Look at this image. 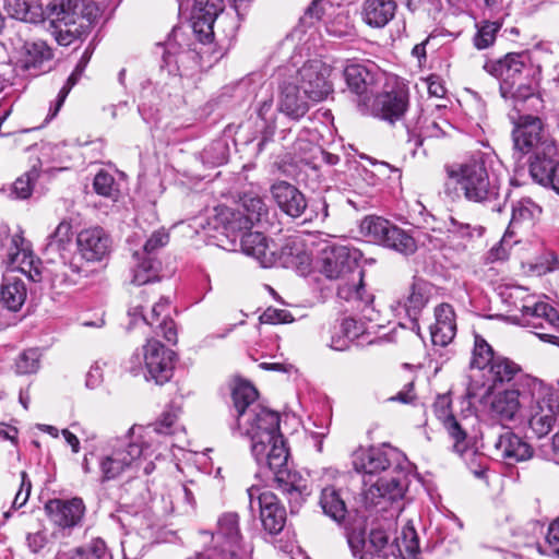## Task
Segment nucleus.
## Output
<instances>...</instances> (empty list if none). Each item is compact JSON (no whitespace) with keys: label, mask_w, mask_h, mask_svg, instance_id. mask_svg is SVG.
Segmentation results:
<instances>
[{"label":"nucleus","mask_w":559,"mask_h":559,"mask_svg":"<svg viewBox=\"0 0 559 559\" xmlns=\"http://www.w3.org/2000/svg\"><path fill=\"white\" fill-rule=\"evenodd\" d=\"M320 507L323 513L337 523L344 521V534L354 558L357 559H418L419 538L413 524L407 523L400 536L390 540L383 527H373L367 535L366 515L348 514L344 492L333 486L322 489Z\"/></svg>","instance_id":"obj_1"},{"label":"nucleus","mask_w":559,"mask_h":559,"mask_svg":"<svg viewBox=\"0 0 559 559\" xmlns=\"http://www.w3.org/2000/svg\"><path fill=\"white\" fill-rule=\"evenodd\" d=\"M234 432L251 441L257 463L265 467H281L288 461V449L280 431V416L258 401L257 389L247 381L236 382L231 390Z\"/></svg>","instance_id":"obj_2"},{"label":"nucleus","mask_w":559,"mask_h":559,"mask_svg":"<svg viewBox=\"0 0 559 559\" xmlns=\"http://www.w3.org/2000/svg\"><path fill=\"white\" fill-rule=\"evenodd\" d=\"M9 16L37 24L49 20L48 31L61 46H69L86 35L98 19L100 9L94 1L52 0L44 9L28 0H2Z\"/></svg>","instance_id":"obj_3"},{"label":"nucleus","mask_w":559,"mask_h":559,"mask_svg":"<svg viewBox=\"0 0 559 559\" xmlns=\"http://www.w3.org/2000/svg\"><path fill=\"white\" fill-rule=\"evenodd\" d=\"M502 165L497 154L488 148L475 151L464 162L447 167L449 178L454 179L468 202L492 205L502 211Z\"/></svg>","instance_id":"obj_4"},{"label":"nucleus","mask_w":559,"mask_h":559,"mask_svg":"<svg viewBox=\"0 0 559 559\" xmlns=\"http://www.w3.org/2000/svg\"><path fill=\"white\" fill-rule=\"evenodd\" d=\"M354 468L367 476L380 475L370 487L372 497L389 501L403 499L409 485L411 463L396 448L388 444L360 449L353 456Z\"/></svg>","instance_id":"obj_5"},{"label":"nucleus","mask_w":559,"mask_h":559,"mask_svg":"<svg viewBox=\"0 0 559 559\" xmlns=\"http://www.w3.org/2000/svg\"><path fill=\"white\" fill-rule=\"evenodd\" d=\"M484 70L500 82V95L521 110V105L537 107L542 99L537 95L540 67L534 66L528 51L509 52L503 58L485 62Z\"/></svg>","instance_id":"obj_6"},{"label":"nucleus","mask_w":559,"mask_h":559,"mask_svg":"<svg viewBox=\"0 0 559 559\" xmlns=\"http://www.w3.org/2000/svg\"><path fill=\"white\" fill-rule=\"evenodd\" d=\"M154 450L143 433H136V427L129 429L123 437L110 440L97 454L99 481L107 483L132 469L141 457L151 456Z\"/></svg>","instance_id":"obj_7"},{"label":"nucleus","mask_w":559,"mask_h":559,"mask_svg":"<svg viewBox=\"0 0 559 559\" xmlns=\"http://www.w3.org/2000/svg\"><path fill=\"white\" fill-rule=\"evenodd\" d=\"M533 108L531 104L521 105V110H513L509 117L515 124L513 130L514 146L520 152L532 153L530 169L546 158L558 157L555 141L545 131L539 117L525 114Z\"/></svg>","instance_id":"obj_8"},{"label":"nucleus","mask_w":559,"mask_h":559,"mask_svg":"<svg viewBox=\"0 0 559 559\" xmlns=\"http://www.w3.org/2000/svg\"><path fill=\"white\" fill-rule=\"evenodd\" d=\"M270 192L278 209L290 218L306 215L305 222H324L329 216V205L324 199L308 202L306 195L294 185L280 180L274 182Z\"/></svg>","instance_id":"obj_9"},{"label":"nucleus","mask_w":559,"mask_h":559,"mask_svg":"<svg viewBox=\"0 0 559 559\" xmlns=\"http://www.w3.org/2000/svg\"><path fill=\"white\" fill-rule=\"evenodd\" d=\"M174 350L167 348L159 341L151 338L136 350L132 357L133 364L131 371L138 373L144 365L146 369V380H152L158 385L168 382L174 373L175 368Z\"/></svg>","instance_id":"obj_10"},{"label":"nucleus","mask_w":559,"mask_h":559,"mask_svg":"<svg viewBox=\"0 0 559 559\" xmlns=\"http://www.w3.org/2000/svg\"><path fill=\"white\" fill-rule=\"evenodd\" d=\"M360 233L374 243L404 255L417 250L415 239L406 230L380 216H366L360 223Z\"/></svg>","instance_id":"obj_11"},{"label":"nucleus","mask_w":559,"mask_h":559,"mask_svg":"<svg viewBox=\"0 0 559 559\" xmlns=\"http://www.w3.org/2000/svg\"><path fill=\"white\" fill-rule=\"evenodd\" d=\"M44 511L53 526L52 536L69 537L83 526L87 509L81 497H72L48 499L44 504Z\"/></svg>","instance_id":"obj_12"},{"label":"nucleus","mask_w":559,"mask_h":559,"mask_svg":"<svg viewBox=\"0 0 559 559\" xmlns=\"http://www.w3.org/2000/svg\"><path fill=\"white\" fill-rule=\"evenodd\" d=\"M483 445L490 455L508 464L524 462L533 456V448L511 429L492 427L484 437Z\"/></svg>","instance_id":"obj_13"},{"label":"nucleus","mask_w":559,"mask_h":559,"mask_svg":"<svg viewBox=\"0 0 559 559\" xmlns=\"http://www.w3.org/2000/svg\"><path fill=\"white\" fill-rule=\"evenodd\" d=\"M213 540L219 559H249V550L242 542L238 513L225 512L218 516Z\"/></svg>","instance_id":"obj_14"},{"label":"nucleus","mask_w":559,"mask_h":559,"mask_svg":"<svg viewBox=\"0 0 559 559\" xmlns=\"http://www.w3.org/2000/svg\"><path fill=\"white\" fill-rule=\"evenodd\" d=\"M522 324L532 328L539 340L559 346V311L551 305L538 301L521 308Z\"/></svg>","instance_id":"obj_15"},{"label":"nucleus","mask_w":559,"mask_h":559,"mask_svg":"<svg viewBox=\"0 0 559 559\" xmlns=\"http://www.w3.org/2000/svg\"><path fill=\"white\" fill-rule=\"evenodd\" d=\"M247 492L249 508L252 512L259 510L263 528L271 535L281 533L286 523V510L276 495L258 486L249 487Z\"/></svg>","instance_id":"obj_16"},{"label":"nucleus","mask_w":559,"mask_h":559,"mask_svg":"<svg viewBox=\"0 0 559 559\" xmlns=\"http://www.w3.org/2000/svg\"><path fill=\"white\" fill-rule=\"evenodd\" d=\"M332 69L320 60L306 62L296 72L297 85L305 96L312 102H321L333 91L330 76Z\"/></svg>","instance_id":"obj_17"},{"label":"nucleus","mask_w":559,"mask_h":559,"mask_svg":"<svg viewBox=\"0 0 559 559\" xmlns=\"http://www.w3.org/2000/svg\"><path fill=\"white\" fill-rule=\"evenodd\" d=\"M371 99L368 111L361 112L394 123L405 115L408 108L409 95L404 85L396 84L376 96L373 95Z\"/></svg>","instance_id":"obj_18"},{"label":"nucleus","mask_w":559,"mask_h":559,"mask_svg":"<svg viewBox=\"0 0 559 559\" xmlns=\"http://www.w3.org/2000/svg\"><path fill=\"white\" fill-rule=\"evenodd\" d=\"M169 236L164 230H157L145 241L142 252L135 251L133 258L135 265L133 270L132 283L135 285H145L158 280L160 263L153 253L168 243Z\"/></svg>","instance_id":"obj_19"},{"label":"nucleus","mask_w":559,"mask_h":559,"mask_svg":"<svg viewBox=\"0 0 559 559\" xmlns=\"http://www.w3.org/2000/svg\"><path fill=\"white\" fill-rule=\"evenodd\" d=\"M111 237L99 226L80 230L76 235V250L86 262H100L110 252Z\"/></svg>","instance_id":"obj_20"},{"label":"nucleus","mask_w":559,"mask_h":559,"mask_svg":"<svg viewBox=\"0 0 559 559\" xmlns=\"http://www.w3.org/2000/svg\"><path fill=\"white\" fill-rule=\"evenodd\" d=\"M274 264L285 269H293L300 275L310 271L312 255L300 237H289L278 250H273Z\"/></svg>","instance_id":"obj_21"},{"label":"nucleus","mask_w":559,"mask_h":559,"mask_svg":"<svg viewBox=\"0 0 559 559\" xmlns=\"http://www.w3.org/2000/svg\"><path fill=\"white\" fill-rule=\"evenodd\" d=\"M224 10L223 0H194L191 26L201 44H211L214 37L213 25Z\"/></svg>","instance_id":"obj_22"},{"label":"nucleus","mask_w":559,"mask_h":559,"mask_svg":"<svg viewBox=\"0 0 559 559\" xmlns=\"http://www.w3.org/2000/svg\"><path fill=\"white\" fill-rule=\"evenodd\" d=\"M432 292V285L423 278H415L411 284L408 293L392 305L396 314H405L412 322L413 328H418V317L427 306Z\"/></svg>","instance_id":"obj_23"},{"label":"nucleus","mask_w":559,"mask_h":559,"mask_svg":"<svg viewBox=\"0 0 559 559\" xmlns=\"http://www.w3.org/2000/svg\"><path fill=\"white\" fill-rule=\"evenodd\" d=\"M559 416V399L547 394L530 407L528 426L537 438L547 436L556 425Z\"/></svg>","instance_id":"obj_24"},{"label":"nucleus","mask_w":559,"mask_h":559,"mask_svg":"<svg viewBox=\"0 0 559 559\" xmlns=\"http://www.w3.org/2000/svg\"><path fill=\"white\" fill-rule=\"evenodd\" d=\"M347 87L357 96L360 111H368L369 102L374 94V74L364 64L352 63L344 69Z\"/></svg>","instance_id":"obj_25"},{"label":"nucleus","mask_w":559,"mask_h":559,"mask_svg":"<svg viewBox=\"0 0 559 559\" xmlns=\"http://www.w3.org/2000/svg\"><path fill=\"white\" fill-rule=\"evenodd\" d=\"M356 263V252L345 246H326L322 249L321 273L337 280L350 273Z\"/></svg>","instance_id":"obj_26"},{"label":"nucleus","mask_w":559,"mask_h":559,"mask_svg":"<svg viewBox=\"0 0 559 559\" xmlns=\"http://www.w3.org/2000/svg\"><path fill=\"white\" fill-rule=\"evenodd\" d=\"M528 395L525 390L519 388L498 392L491 399L489 415L500 423L513 420Z\"/></svg>","instance_id":"obj_27"},{"label":"nucleus","mask_w":559,"mask_h":559,"mask_svg":"<svg viewBox=\"0 0 559 559\" xmlns=\"http://www.w3.org/2000/svg\"><path fill=\"white\" fill-rule=\"evenodd\" d=\"M300 90L295 82H283L280 85L277 110L293 120H299L309 110L308 97L300 94Z\"/></svg>","instance_id":"obj_28"},{"label":"nucleus","mask_w":559,"mask_h":559,"mask_svg":"<svg viewBox=\"0 0 559 559\" xmlns=\"http://www.w3.org/2000/svg\"><path fill=\"white\" fill-rule=\"evenodd\" d=\"M436 322L430 326L431 341L435 345L447 346L456 333L455 313L451 305L441 304L435 309Z\"/></svg>","instance_id":"obj_29"},{"label":"nucleus","mask_w":559,"mask_h":559,"mask_svg":"<svg viewBox=\"0 0 559 559\" xmlns=\"http://www.w3.org/2000/svg\"><path fill=\"white\" fill-rule=\"evenodd\" d=\"M274 475V481L276 487L282 490L283 493L287 495L288 502L292 508V512L296 508L300 507L305 500L307 487L297 484V474L292 473L288 469L287 463L281 467H267Z\"/></svg>","instance_id":"obj_30"},{"label":"nucleus","mask_w":559,"mask_h":559,"mask_svg":"<svg viewBox=\"0 0 559 559\" xmlns=\"http://www.w3.org/2000/svg\"><path fill=\"white\" fill-rule=\"evenodd\" d=\"M27 296L25 283L16 275L3 276L0 286V304L10 311L16 312L24 305Z\"/></svg>","instance_id":"obj_31"},{"label":"nucleus","mask_w":559,"mask_h":559,"mask_svg":"<svg viewBox=\"0 0 559 559\" xmlns=\"http://www.w3.org/2000/svg\"><path fill=\"white\" fill-rule=\"evenodd\" d=\"M241 250L245 254L257 259L263 267L274 264L273 250L270 249L262 233H245L240 239Z\"/></svg>","instance_id":"obj_32"},{"label":"nucleus","mask_w":559,"mask_h":559,"mask_svg":"<svg viewBox=\"0 0 559 559\" xmlns=\"http://www.w3.org/2000/svg\"><path fill=\"white\" fill-rule=\"evenodd\" d=\"M215 211V228L222 227L227 236L248 231L252 227L240 209V205L237 209L217 206Z\"/></svg>","instance_id":"obj_33"},{"label":"nucleus","mask_w":559,"mask_h":559,"mask_svg":"<svg viewBox=\"0 0 559 559\" xmlns=\"http://www.w3.org/2000/svg\"><path fill=\"white\" fill-rule=\"evenodd\" d=\"M395 10L394 0H366L362 16L368 25L383 27L394 17Z\"/></svg>","instance_id":"obj_34"},{"label":"nucleus","mask_w":559,"mask_h":559,"mask_svg":"<svg viewBox=\"0 0 559 559\" xmlns=\"http://www.w3.org/2000/svg\"><path fill=\"white\" fill-rule=\"evenodd\" d=\"M542 209L530 198H523L512 205V217L506 235H512L514 229L523 224H532L540 214Z\"/></svg>","instance_id":"obj_35"},{"label":"nucleus","mask_w":559,"mask_h":559,"mask_svg":"<svg viewBox=\"0 0 559 559\" xmlns=\"http://www.w3.org/2000/svg\"><path fill=\"white\" fill-rule=\"evenodd\" d=\"M489 371L492 376V381L495 384L498 382H510L512 380L515 381V384L522 380L528 384L533 381L522 373L521 368L515 362L506 357L498 356L497 359L493 360Z\"/></svg>","instance_id":"obj_36"},{"label":"nucleus","mask_w":559,"mask_h":559,"mask_svg":"<svg viewBox=\"0 0 559 559\" xmlns=\"http://www.w3.org/2000/svg\"><path fill=\"white\" fill-rule=\"evenodd\" d=\"M530 174L534 181L544 187H551L559 193V160L557 157L546 158L540 164L536 163Z\"/></svg>","instance_id":"obj_37"},{"label":"nucleus","mask_w":559,"mask_h":559,"mask_svg":"<svg viewBox=\"0 0 559 559\" xmlns=\"http://www.w3.org/2000/svg\"><path fill=\"white\" fill-rule=\"evenodd\" d=\"M24 48L25 56L22 62L25 70H41L43 63L52 58L51 49L43 40L25 43Z\"/></svg>","instance_id":"obj_38"},{"label":"nucleus","mask_w":559,"mask_h":559,"mask_svg":"<svg viewBox=\"0 0 559 559\" xmlns=\"http://www.w3.org/2000/svg\"><path fill=\"white\" fill-rule=\"evenodd\" d=\"M239 205L251 226L262 223L267 217L269 207L263 198L257 194H243Z\"/></svg>","instance_id":"obj_39"},{"label":"nucleus","mask_w":559,"mask_h":559,"mask_svg":"<svg viewBox=\"0 0 559 559\" xmlns=\"http://www.w3.org/2000/svg\"><path fill=\"white\" fill-rule=\"evenodd\" d=\"M443 227L448 233L449 239H457L461 240L462 243L469 241L475 231H478L479 236L483 231V227L472 226L469 223L463 222L453 215H449L448 218L443 221Z\"/></svg>","instance_id":"obj_40"},{"label":"nucleus","mask_w":559,"mask_h":559,"mask_svg":"<svg viewBox=\"0 0 559 559\" xmlns=\"http://www.w3.org/2000/svg\"><path fill=\"white\" fill-rule=\"evenodd\" d=\"M178 412L174 409L173 407L166 409L163 412L160 417L154 423L152 426H150L146 430H143L142 428H136V433L145 432L144 440L148 441L147 438H150L151 432H156L160 435H173L178 429Z\"/></svg>","instance_id":"obj_41"},{"label":"nucleus","mask_w":559,"mask_h":559,"mask_svg":"<svg viewBox=\"0 0 559 559\" xmlns=\"http://www.w3.org/2000/svg\"><path fill=\"white\" fill-rule=\"evenodd\" d=\"M71 225L67 222H61L57 226L55 233L49 236L47 246L45 248L46 254L50 255L58 253L62 259V252L67 249L71 241Z\"/></svg>","instance_id":"obj_42"},{"label":"nucleus","mask_w":559,"mask_h":559,"mask_svg":"<svg viewBox=\"0 0 559 559\" xmlns=\"http://www.w3.org/2000/svg\"><path fill=\"white\" fill-rule=\"evenodd\" d=\"M496 359L492 347L480 335H476L471 367L477 369L490 368Z\"/></svg>","instance_id":"obj_43"},{"label":"nucleus","mask_w":559,"mask_h":559,"mask_svg":"<svg viewBox=\"0 0 559 559\" xmlns=\"http://www.w3.org/2000/svg\"><path fill=\"white\" fill-rule=\"evenodd\" d=\"M272 108H273V99L272 98L262 100L258 108V116L265 123L263 136L258 144L259 152H261L264 148V145L269 141L272 140L273 134H274L275 121H274V115L272 112Z\"/></svg>","instance_id":"obj_44"},{"label":"nucleus","mask_w":559,"mask_h":559,"mask_svg":"<svg viewBox=\"0 0 559 559\" xmlns=\"http://www.w3.org/2000/svg\"><path fill=\"white\" fill-rule=\"evenodd\" d=\"M178 34H179V29L178 28H174L173 29V33H171V37L167 40L166 43V48H165V52H164V62L169 66L171 63V59L173 57H175V62L176 63H179V62H183V60L186 58H197L200 52L197 51L195 48H188V49H182V50H179L178 47H177V37H178Z\"/></svg>","instance_id":"obj_45"},{"label":"nucleus","mask_w":559,"mask_h":559,"mask_svg":"<svg viewBox=\"0 0 559 559\" xmlns=\"http://www.w3.org/2000/svg\"><path fill=\"white\" fill-rule=\"evenodd\" d=\"M93 188L97 194L111 200H116L119 195V189L114 176L105 170H100L96 174L93 181Z\"/></svg>","instance_id":"obj_46"},{"label":"nucleus","mask_w":559,"mask_h":559,"mask_svg":"<svg viewBox=\"0 0 559 559\" xmlns=\"http://www.w3.org/2000/svg\"><path fill=\"white\" fill-rule=\"evenodd\" d=\"M75 554L82 559H110L111 555L104 539L100 537L93 538L85 546L74 549Z\"/></svg>","instance_id":"obj_47"},{"label":"nucleus","mask_w":559,"mask_h":559,"mask_svg":"<svg viewBox=\"0 0 559 559\" xmlns=\"http://www.w3.org/2000/svg\"><path fill=\"white\" fill-rule=\"evenodd\" d=\"M362 159H366L372 167L376 168L377 174L373 171H369L366 167L361 168L362 179L369 186H374L377 183V179L379 176H385L388 171L390 173H400V169L394 167L393 165L386 162H380L367 155H360Z\"/></svg>","instance_id":"obj_48"},{"label":"nucleus","mask_w":559,"mask_h":559,"mask_svg":"<svg viewBox=\"0 0 559 559\" xmlns=\"http://www.w3.org/2000/svg\"><path fill=\"white\" fill-rule=\"evenodd\" d=\"M39 352L29 348L22 352L15 360V371L17 374H31L39 369Z\"/></svg>","instance_id":"obj_49"},{"label":"nucleus","mask_w":559,"mask_h":559,"mask_svg":"<svg viewBox=\"0 0 559 559\" xmlns=\"http://www.w3.org/2000/svg\"><path fill=\"white\" fill-rule=\"evenodd\" d=\"M445 430L448 431L451 439L454 441L453 448L454 450L463 454V452L466 450V430L462 426L461 421H459L454 416L452 418H448V421L442 424Z\"/></svg>","instance_id":"obj_50"},{"label":"nucleus","mask_w":559,"mask_h":559,"mask_svg":"<svg viewBox=\"0 0 559 559\" xmlns=\"http://www.w3.org/2000/svg\"><path fill=\"white\" fill-rule=\"evenodd\" d=\"M37 178L38 173L36 170L27 171L26 174L19 177L14 181L12 187V193L15 195L16 199H27L32 194L33 186Z\"/></svg>","instance_id":"obj_51"},{"label":"nucleus","mask_w":559,"mask_h":559,"mask_svg":"<svg viewBox=\"0 0 559 559\" xmlns=\"http://www.w3.org/2000/svg\"><path fill=\"white\" fill-rule=\"evenodd\" d=\"M500 25L495 22H488L484 24L474 37V45L477 49L488 48L493 44L496 34L499 31Z\"/></svg>","instance_id":"obj_52"},{"label":"nucleus","mask_w":559,"mask_h":559,"mask_svg":"<svg viewBox=\"0 0 559 559\" xmlns=\"http://www.w3.org/2000/svg\"><path fill=\"white\" fill-rule=\"evenodd\" d=\"M81 76H82V73H78V71L75 69L70 74L66 84L59 91L55 107L50 108V111H49L50 118H53L57 116V114L59 112L60 108L62 107L67 96L69 95L70 91L79 82Z\"/></svg>","instance_id":"obj_53"},{"label":"nucleus","mask_w":559,"mask_h":559,"mask_svg":"<svg viewBox=\"0 0 559 559\" xmlns=\"http://www.w3.org/2000/svg\"><path fill=\"white\" fill-rule=\"evenodd\" d=\"M290 317L286 310L267 308L260 317V320L262 323L277 324L288 322Z\"/></svg>","instance_id":"obj_54"},{"label":"nucleus","mask_w":559,"mask_h":559,"mask_svg":"<svg viewBox=\"0 0 559 559\" xmlns=\"http://www.w3.org/2000/svg\"><path fill=\"white\" fill-rule=\"evenodd\" d=\"M450 401L447 396H440L433 404V413L436 417L444 424L448 418H452L453 414L450 411Z\"/></svg>","instance_id":"obj_55"},{"label":"nucleus","mask_w":559,"mask_h":559,"mask_svg":"<svg viewBox=\"0 0 559 559\" xmlns=\"http://www.w3.org/2000/svg\"><path fill=\"white\" fill-rule=\"evenodd\" d=\"M158 328L162 331L163 337L173 344L177 342V331L175 326V322L168 317L165 316L163 320L159 322Z\"/></svg>","instance_id":"obj_56"},{"label":"nucleus","mask_w":559,"mask_h":559,"mask_svg":"<svg viewBox=\"0 0 559 559\" xmlns=\"http://www.w3.org/2000/svg\"><path fill=\"white\" fill-rule=\"evenodd\" d=\"M546 542L551 547V551L559 557V518L550 523Z\"/></svg>","instance_id":"obj_57"},{"label":"nucleus","mask_w":559,"mask_h":559,"mask_svg":"<svg viewBox=\"0 0 559 559\" xmlns=\"http://www.w3.org/2000/svg\"><path fill=\"white\" fill-rule=\"evenodd\" d=\"M27 546L33 552L40 551L47 544V535L44 531L29 533L26 537Z\"/></svg>","instance_id":"obj_58"},{"label":"nucleus","mask_w":559,"mask_h":559,"mask_svg":"<svg viewBox=\"0 0 559 559\" xmlns=\"http://www.w3.org/2000/svg\"><path fill=\"white\" fill-rule=\"evenodd\" d=\"M21 476H22L21 489L15 495V498L13 500L14 508L23 507L27 502L29 493H31V483L29 481L26 483V477H27L26 473L23 472Z\"/></svg>","instance_id":"obj_59"},{"label":"nucleus","mask_w":559,"mask_h":559,"mask_svg":"<svg viewBox=\"0 0 559 559\" xmlns=\"http://www.w3.org/2000/svg\"><path fill=\"white\" fill-rule=\"evenodd\" d=\"M103 382V370L98 362L93 365L86 374V386L95 389Z\"/></svg>","instance_id":"obj_60"},{"label":"nucleus","mask_w":559,"mask_h":559,"mask_svg":"<svg viewBox=\"0 0 559 559\" xmlns=\"http://www.w3.org/2000/svg\"><path fill=\"white\" fill-rule=\"evenodd\" d=\"M342 330L347 338H356L361 333V326H358L357 321L353 318H346L342 322Z\"/></svg>","instance_id":"obj_61"},{"label":"nucleus","mask_w":559,"mask_h":559,"mask_svg":"<svg viewBox=\"0 0 559 559\" xmlns=\"http://www.w3.org/2000/svg\"><path fill=\"white\" fill-rule=\"evenodd\" d=\"M129 317L131 318V324H134L138 320L143 321L145 324L153 325V321L148 319V317L143 313V306L136 305L129 309Z\"/></svg>","instance_id":"obj_62"},{"label":"nucleus","mask_w":559,"mask_h":559,"mask_svg":"<svg viewBox=\"0 0 559 559\" xmlns=\"http://www.w3.org/2000/svg\"><path fill=\"white\" fill-rule=\"evenodd\" d=\"M414 389L413 382H409L405 385L404 390L400 391L395 396H392L390 400L395 402H401L404 404L411 403L415 395L412 394Z\"/></svg>","instance_id":"obj_63"},{"label":"nucleus","mask_w":559,"mask_h":559,"mask_svg":"<svg viewBox=\"0 0 559 559\" xmlns=\"http://www.w3.org/2000/svg\"><path fill=\"white\" fill-rule=\"evenodd\" d=\"M168 306H169V301H168V299H167V298L162 297V298L159 299V301H158V302H156V304L153 306V308H152V313H151V317H148V319H150L151 321H153V323H154L155 321H157V320H158L159 316H160L163 312H165V311H166V309L168 308Z\"/></svg>","instance_id":"obj_64"}]
</instances>
